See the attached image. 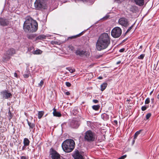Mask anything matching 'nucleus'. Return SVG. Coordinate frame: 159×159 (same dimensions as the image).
<instances>
[{
    "label": "nucleus",
    "mask_w": 159,
    "mask_h": 159,
    "mask_svg": "<svg viewBox=\"0 0 159 159\" xmlns=\"http://www.w3.org/2000/svg\"><path fill=\"white\" fill-rule=\"evenodd\" d=\"M111 43L110 36L108 34L104 33L98 37L96 43V48L98 51L105 49L109 46Z\"/></svg>",
    "instance_id": "f257e3e1"
},
{
    "label": "nucleus",
    "mask_w": 159,
    "mask_h": 159,
    "mask_svg": "<svg viewBox=\"0 0 159 159\" xmlns=\"http://www.w3.org/2000/svg\"><path fill=\"white\" fill-rule=\"evenodd\" d=\"M37 29L38 24L35 21H31L27 19L24 22L23 29L25 32H35L37 30Z\"/></svg>",
    "instance_id": "f03ea898"
},
{
    "label": "nucleus",
    "mask_w": 159,
    "mask_h": 159,
    "mask_svg": "<svg viewBox=\"0 0 159 159\" xmlns=\"http://www.w3.org/2000/svg\"><path fill=\"white\" fill-rule=\"evenodd\" d=\"M75 143L74 141L71 139H68L65 140L62 144L63 150L66 152H70L74 149Z\"/></svg>",
    "instance_id": "7ed1b4c3"
},
{
    "label": "nucleus",
    "mask_w": 159,
    "mask_h": 159,
    "mask_svg": "<svg viewBox=\"0 0 159 159\" xmlns=\"http://www.w3.org/2000/svg\"><path fill=\"white\" fill-rule=\"evenodd\" d=\"M96 139L95 134L91 130H88L85 133L84 139L85 141L91 142L94 141Z\"/></svg>",
    "instance_id": "20e7f679"
},
{
    "label": "nucleus",
    "mask_w": 159,
    "mask_h": 159,
    "mask_svg": "<svg viewBox=\"0 0 159 159\" xmlns=\"http://www.w3.org/2000/svg\"><path fill=\"white\" fill-rule=\"evenodd\" d=\"M46 0H36L34 3V6L37 10L44 9L46 7Z\"/></svg>",
    "instance_id": "39448f33"
},
{
    "label": "nucleus",
    "mask_w": 159,
    "mask_h": 159,
    "mask_svg": "<svg viewBox=\"0 0 159 159\" xmlns=\"http://www.w3.org/2000/svg\"><path fill=\"white\" fill-rule=\"evenodd\" d=\"M121 29L118 27H116L114 28L111 32V36L114 38L119 37L121 35Z\"/></svg>",
    "instance_id": "423d86ee"
},
{
    "label": "nucleus",
    "mask_w": 159,
    "mask_h": 159,
    "mask_svg": "<svg viewBox=\"0 0 159 159\" xmlns=\"http://www.w3.org/2000/svg\"><path fill=\"white\" fill-rule=\"evenodd\" d=\"M16 52L15 50L13 48H11L8 50L6 52V54L7 55V56H5L3 57V61H6L9 59L10 58V56H12L14 54H15Z\"/></svg>",
    "instance_id": "0eeeda50"
},
{
    "label": "nucleus",
    "mask_w": 159,
    "mask_h": 159,
    "mask_svg": "<svg viewBox=\"0 0 159 159\" xmlns=\"http://www.w3.org/2000/svg\"><path fill=\"white\" fill-rule=\"evenodd\" d=\"M50 155L52 159L60 158V155L55 150L51 148L50 150Z\"/></svg>",
    "instance_id": "6e6552de"
},
{
    "label": "nucleus",
    "mask_w": 159,
    "mask_h": 159,
    "mask_svg": "<svg viewBox=\"0 0 159 159\" xmlns=\"http://www.w3.org/2000/svg\"><path fill=\"white\" fill-rule=\"evenodd\" d=\"M76 55H79L80 56H83V55H85L86 56H89V52H86L85 51L82 50L80 49L77 50L75 52Z\"/></svg>",
    "instance_id": "1a4fd4ad"
},
{
    "label": "nucleus",
    "mask_w": 159,
    "mask_h": 159,
    "mask_svg": "<svg viewBox=\"0 0 159 159\" xmlns=\"http://www.w3.org/2000/svg\"><path fill=\"white\" fill-rule=\"evenodd\" d=\"M118 21L119 24L123 26L126 27L128 25L127 20L124 18H120Z\"/></svg>",
    "instance_id": "9d476101"
},
{
    "label": "nucleus",
    "mask_w": 159,
    "mask_h": 159,
    "mask_svg": "<svg viewBox=\"0 0 159 159\" xmlns=\"http://www.w3.org/2000/svg\"><path fill=\"white\" fill-rule=\"evenodd\" d=\"M9 23V22L7 19L0 18V25L3 26H7Z\"/></svg>",
    "instance_id": "9b49d317"
},
{
    "label": "nucleus",
    "mask_w": 159,
    "mask_h": 159,
    "mask_svg": "<svg viewBox=\"0 0 159 159\" xmlns=\"http://www.w3.org/2000/svg\"><path fill=\"white\" fill-rule=\"evenodd\" d=\"M73 156L75 159H83V156L78 151H75Z\"/></svg>",
    "instance_id": "f8f14e48"
},
{
    "label": "nucleus",
    "mask_w": 159,
    "mask_h": 159,
    "mask_svg": "<svg viewBox=\"0 0 159 159\" xmlns=\"http://www.w3.org/2000/svg\"><path fill=\"white\" fill-rule=\"evenodd\" d=\"M1 95L3 98L6 99L10 97L11 96V94L10 93H8L6 91H4L2 92L1 93Z\"/></svg>",
    "instance_id": "ddd939ff"
},
{
    "label": "nucleus",
    "mask_w": 159,
    "mask_h": 159,
    "mask_svg": "<svg viewBox=\"0 0 159 159\" xmlns=\"http://www.w3.org/2000/svg\"><path fill=\"white\" fill-rule=\"evenodd\" d=\"M70 125L71 127L74 128H77L79 125L77 121L74 120L72 121Z\"/></svg>",
    "instance_id": "4468645a"
},
{
    "label": "nucleus",
    "mask_w": 159,
    "mask_h": 159,
    "mask_svg": "<svg viewBox=\"0 0 159 159\" xmlns=\"http://www.w3.org/2000/svg\"><path fill=\"white\" fill-rule=\"evenodd\" d=\"M50 35H45L44 34H42L39 35V36L37 37L36 38V40H42L43 39H45L46 38V37H49V36H50Z\"/></svg>",
    "instance_id": "2eb2a0df"
},
{
    "label": "nucleus",
    "mask_w": 159,
    "mask_h": 159,
    "mask_svg": "<svg viewBox=\"0 0 159 159\" xmlns=\"http://www.w3.org/2000/svg\"><path fill=\"white\" fill-rule=\"evenodd\" d=\"M53 114L54 116L59 117L61 116L60 112L57 111V110L55 108L53 109Z\"/></svg>",
    "instance_id": "dca6fc26"
},
{
    "label": "nucleus",
    "mask_w": 159,
    "mask_h": 159,
    "mask_svg": "<svg viewBox=\"0 0 159 159\" xmlns=\"http://www.w3.org/2000/svg\"><path fill=\"white\" fill-rule=\"evenodd\" d=\"M136 5L140 6H143L144 4V0H134Z\"/></svg>",
    "instance_id": "f3484780"
},
{
    "label": "nucleus",
    "mask_w": 159,
    "mask_h": 159,
    "mask_svg": "<svg viewBox=\"0 0 159 159\" xmlns=\"http://www.w3.org/2000/svg\"><path fill=\"white\" fill-rule=\"evenodd\" d=\"M30 141L27 138H25L24 139L23 143L25 146H28L29 145Z\"/></svg>",
    "instance_id": "a211bd4d"
},
{
    "label": "nucleus",
    "mask_w": 159,
    "mask_h": 159,
    "mask_svg": "<svg viewBox=\"0 0 159 159\" xmlns=\"http://www.w3.org/2000/svg\"><path fill=\"white\" fill-rule=\"evenodd\" d=\"M107 84L106 83H104L101 85V90L102 91H103L107 87Z\"/></svg>",
    "instance_id": "6ab92c4d"
},
{
    "label": "nucleus",
    "mask_w": 159,
    "mask_h": 159,
    "mask_svg": "<svg viewBox=\"0 0 159 159\" xmlns=\"http://www.w3.org/2000/svg\"><path fill=\"white\" fill-rule=\"evenodd\" d=\"M44 114L43 111H39L38 113V118L40 119L41 118Z\"/></svg>",
    "instance_id": "aec40b11"
},
{
    "label": "nucleus",
    "mask_w": 159,
    "mask_h": 159,
    "mask_svg": "<svg viewBox=\"0 0 159 159\" xmlns=\"http://www.w3.org/2000/svg\"><path fill=\"white\" fill-rule=\"evenodd\" d=\"M42 52L41 50L38 49L34 51L33 53L34 54L37 55L41 54L42 53Z\"/></svg>",
    "instance_id": "412c9836"
},
{
    "label": "nucleus",
    "mask_w": 159,
    "mask_h": 159,
    "mask_svg": "<svg viewBox=\"0 0 159 159\" xmlns=\"http://www.w3.org/2000/svg\"><path fill=\"white\" fill-rule=\"evenodd\" d=\"M142 131V130H139V131L136 132L135 133L134 138V139L136 138L137 136Z\"/></svg>",
    "instance_id": "4be33fe9"
},
{
    "label": "nucleus",
    "mask_w": 159,
    "mask_h": 159,
    "mask_svg": "<svg viewBox=\"0 0 159 159\" xmlns=\"http://www.w3.org/2000/svg\"><path fill=\"white\" fill-rule=\"evenodd\" d=\"M28 124L30 127L31 129L33 128L35 126V125L34 124L30 123L28 121Z\"/></svg>",
    "instance_id": "5701e85b"
},
{
    "label": "nucleus",
    "mask_w": 159,
    "mask_h": 159,
    "mask_svg": "<svg viewBox=\"0 0 159 159\" xmlns=\"http://www.w3.org/2000/svg\"><path fill=\"white\" fill-rule=\"evenodd\" d=\"M66 69L67 70H69L70 71V72L71 73H73L75 71V69H72L70 67H67L66 68Z\"/></svg>",
    "instance_id": "b1692460"
},
{
    "label": "nucleus",
    "mask_w": 159,
    "mask_h": 159,
    "mask_svg": "<svg viewBox=\"0 0 159 159\" xmlns=\"http://www.w3.org/2000/svg\"><path fill=\"white\" fill-rule=\"evenodd\" d=\"M92 108L94 110L97 111L99 109V106L98 105H94L93 106Z\"/></svg>",
    "instance_id": "393cba45"
},
{
    "label": "nucleus",
    "mask_w": 159,
    "mask_h": 159,
    "mask_svg": "<svg viewBox=\"0 0 159 159\" xmlns=\"http://www.w3.org/2000/svg\"><path fill=\"white\" fill-rule=\"evenodd\" d=\"M35 36V34H30L28 36V38L29 39H32Z\"/></svg>",
    "instance_id": "a878e982"
},
{
    "label": "nucleus",
    "mask_w": 159,
    "mask_h": 159,
    "mask_svg": "<svg viewBox=\"0 0 159 159\" xmlns=\"http://www.w3.org/2000/svg\"><path fill=\"white\" fill-rule=\"evenodd\" d=\"M44 82L43 80H42L40 82V83L38 84V86L42 87L43 84Z\"/></svg>",
    "instance_id": "bb28decb"
},
{
    "label": "nucleus",
    "mask_w": 159,
    "mask_h": 159,
    "mask_svg": "<svg viewBox=\"0 0 159 159\" xmlns=\"http://www.w3.org/2000/svg\"><path fill=\"white\" fill-rule=\"evenodd\" d=\"M148 106H142L141 107V110L142 111H144L147 108H148Z\"/></svg>",
    "instance_id": "cd10ccee"
},
{
    "label": "nucleus",
    "mask_w": 159,
    "mask_h": 159,
    "mask_svg": "<svg viewBox=\"0 0 159 159\" xmlns=\"http://www.w3.org/2000/svg\"><path fill=\"white\" fill-rule=\"evenodd\" d=\"M150 102V98H147L145 101V104H148Z\"/></svg>",
    "instance_id": "c85d7f7f"
},
{
    "label": "nucleus",
    "mask_w": 159,
    "mask_h": 159,
    "mask_svg": "<svg viewBox=\"0 0 159 159\" xmlns=\"http://www.w3.org/2000/svg\"><path fill=\"white\" fill-rule=\"evenodd\" d=\"M144 57V55L143 54H141L140 56H139L138 57V58L139 59H143Z\"/></svg>",
    "instance_id": "c756f323"
},
{
    "label": "nucleus",
    "mask_w": 159,
    "mask_h": 159,
    "mask_svg": "<svg viewBox=\"0 0 159 159\" xmlns=\"http://www.w3.org/2000/svg\"><path fill=\"white\" fill-rule=\"evenodd\" d=\"M151 114L150 113H148V114L146 116V119H148L149 117L151 116Z\"/></svg>",
    "instance_id": "7c9ffc66"
},
{
    "label": "nucleus",
    "mask_w": 159,
    "mask_h": 159,
    "mask_svg": "<svg viewBox=\"0 0 159 159\" xmlns=\"http://www.w3.org/2000/svg\"><path fill=\"white\" fill-rule=\"evenodd\" d=\"M66 84L67 87H70L71 86V84L69 82H66Z\"/></svg>",
    "instance_id": "2f4dec72"
},
{
    "label": "nucleus",
    "mask_w": 159,
    "mask_h": 159,
    "mask_svg": "<svg viewBox=\"0 0 159 159\" xmlns=\"http://www.w3.org/2000/svg\"><path fill=\"white\" fill-rule=\"evenodd\" d=\"M126 157V155H124L121 156V157H119L118 159H124Z\"/></svg>",
    "instance_id": "473e14b6"
},
{
    "label": "nucleus",
    "mask_w": 159,
    "mask_h": 159,
    "mask_svg": "<svg viewBox=\"0 0 159 159\" xmlns=\"http://www.w3.org/2000/svg\"><path fill=\"white\" fill-rule=\"evenodd\" d=\"M132 25L130 27H129L126 31V33H128L132 29Z\"/></svg>",
    "instance_id": "72a5a7b5"
},
{
    "label": "nucleus",
    "mask_w": 159,
    "mask_h": 159,
    "mask_svg": "<svg viewBox=\"0 0 159 159\" xmlns=\"http://www.w3.org/2000/svg\"><path fill=\"white\" fill-rule=\"evenodd\" d=\"M79 36V34L75 36H72L70 37L71 39H73L76 38L77 37Z\"/></svg>",
    "instance_id": "f704fd0d"
},
{
    "label": "nucleus",
    "mask_w": 159,
    "mask_h": 159,
    "mask_svg": "<svg viewBox=\"0 0 159 159\" xmlns=\"http://www.w3.org/2000/svg\"><path fill=\"white\" fill-rule=\"evenodd\" d=\"M73 111V113H75V114H77L78 112L77 110V109H74Z\"/></svg>",
    "instance_id": "c9c22d12"
},
{
    "label": "nucleus",
    "mask_w": 159,
    "mask_h": 159,
    "mask_svg": "<svg viewBox=\"0 0 159 159\" xmlns=\"http://www.w3.org/2000/svg\"><path fill=\"white\" fill-rule=\"evenodd\" d=\"M69 48L72 51L74 49V47L71 45H70L69 46Z\"/></svg>",
    "instance_id": "e433bc0d"
},
{
    "label": "nucleus",
    "mask_w": 159,
    "mask_h": 159,
    "mask_svg": "<svg viewBox=\"0 0 159 159\" xmlns=\"http://www.w3.org/2000/svg\"><path fill=\"white\" fill-rule=\"evenodd\" d=\"M21 159H28V158L25 156L21 157Z\"/></svg>",
    "instance_id": "4c0bfd02"
},
{
    "label": "nucleus",
    "mask_w": 159,
    "mask_h": 159,
    "mask_svg": "<svg viewBox=\"0 0 159 159\" xmlns=\"http://www.w3.org/2000/svg\"><path fill=\"white\" fill-rule=\"evenodd\" d=\"M24 76L25 78H27L29 77V75L28 74H25L24 75Z\"/></svg>",
    "instance_id": "58836bf2"
},
{
    "label": "nucleus",
    "mask_w": 159,
    "mask_h": 159,
    "mask_svg": "<svg viewBox=\"0 0 159 159\" xmlns=\"http://www.w3.org/2000/svg\"><path fill=\"white\" fill-rule=\"evenodd\" d=\"M124 50H125L124 48H122L120 50L119 52H123L124 51Z\"/></svg>",
    "instance_id": "ea45409f"
},
{
    "label": "nucleus",
    "mask_w": 159,
    "mask_h": 159,
    "mask_svg": "<svg viewBox=\"0 0 159 159\" xmlns=\"http://www.w3.org/2000/svg\"><path fill=\"white\" fill-rule=\"evenodd\" d=\"M93 102L95 103H97L98 102V101L97 100H93Z\"/></svg>",
    "instance_id": "a19ab883"
},
{
    "label": "nucleus",
    "mask_w": 159,
    "mask_h": 159,
    "mask_svg": "<svg viewBox=\"0 0 159 159\" xmlns=\"http://www.w3.org/2000/svg\"><path fill=\"white\" fill-rule=\"evenodd\" d=\"M65 94L67 95H69L70 94V93L69 92H66L65 93Z\"/></svg>",
    "instance_id": "79ce46f5"
},
{
    "label": "nucleus",
    "mask_w": 159,
    "mask_h": 159,
    "mask_svg": "<svg viewBox=\"0 0 159 159\" xmlns=\"http://www.w3.org/2000/svg\"><path fill=\"white\" fill-rule=\"evenodd\" d=\"M27 146H25V145H24V146L22 147V150H24L25 148V147Z\"/></svg>",
    "instance_id": "37998d69"
},
{
    "label": "nucleus",
    "mask_w": 159,
    "mask_h": 159,
    "mask_svg": "<svg viewBox=\"0 0 159 159\" xmlns=\"http://www.w3.org/2000/svg\"><path fill=\"white\" fill-rule=\"evenodd\" d=\"M114 123L116 125L117 124V121L116 120H114Z\"/></svg>",
    "instance_id": "c03bdc74"
},
{
    "label": "nucleus",
    "mask_w": 159,
    "mask_h": 159,
    "mask_svg": "<svg viewBox=\"0 0 159 159\" xmlns=\"http://www.w3.org/2000/svg\"><path fill=\"white\" fill-rule=\"evenodd\" d=\"M14 76L16 77H17V75L16 73H15L14 74Z\"/></svg>",
    "instance_id": "a18cd8bd"
},
{
    "label": "nucleus",
    "mask_w": 159,
    "mask_h": 159,
    "mask_svg": "<svg viewBox=\"0 0 159 159\" xmlns=\"http://www.w3.org/2000/svg\"><path fill=\"white\" fill-rule=\"evenodd\" d=\"M109 18L108 16H105V17H104L103 19H107V18Z\"/></svg>",
    "instance_id": "49530a36"
},
{
    "label": "nucleus",
    "mask_w": 159,
    "mask_h": 159,
    "mask_svg": "<svg viewBox=\"0 0 159 159\" xmlns=\"http://www.w3.org/2000/svg\"><path fill=\"white\" fill-rule=\"evenodd\" d=\"M120 63H121V61H118V62H117L116 64H117V65H118L119 64H120Z\"/></svg>",
    "instance_id": "de8ad7c7"
},
{
    "label": "nucleus",
    "mask_w": 159,
    "mask_h": 159,
    "mask_svg": "<svg viewBox=\"0 0 159 159\" xmlns=\"http://www.w3.org/2000/svg\"><path fill=\"white\" fill-rule=\"evenodd\" d=\"M98 78L100 80H101L102 79V76H99Z\"/></svg>",
    "instance_id": "09e8293b"
},
{
    "label": "nucleus",
    "mask_w": 159,
    "mask_h": 159,
    "mask_svg": "<svg viewBox=\"0 0 159 159\" xmlns=\"http://www.w3.org/2000/svg\"><path fill=\"white\" fill-rule=\"evenodd\" d=\"M153 91H154V89H153L152 91H151V92H150V95H151L152 94V93H153Z\"/></svg>",
    "instance_id": "8fccbe9b"
},
{
    "label": "nucleus",
    "mask_w": 159,
    "mask_h": 159,
    "mask_svg": "<svg viewBox=\"0 0 159 159\" xmlns=\"http://www.w3.org/2000/svg\"><path fill=\"white\" fill-rule=\"evenodd\" d=\"M81 0L83 1V2L86 1H87V0Z\"/></svg>",
    "instance_id": "3c124183"
},
{
    "label": "nucleus",
    "mask_w": 159,
    "mask_h": 159,
    "mask_svg": "<svg viewBox=\"0 0 159 159\" xmlns=\"http://www.w3.org/2000/svg\"><path fill=\"white\" fill-rule=\"evenodd\" d=\"M142 48V46H141L140 47V48Z\"/></svg>",
    "instance_id": "603ef678"
},
{
    "label": "nucleus",
    "mask_w": 159,
    "mask_h": 159,
    "mask_svg": "<svg viewBox=\"0 0 159 159\" xmlns=\"http://www.w3.org/2000/svg\"><path fill=\"white\" fill-rule=\"evenodd\" d=\"M134 141H135V140H133V142H134Z\"/></svg>",
    "instance_id": "864d4df0"
}]
</instances>
